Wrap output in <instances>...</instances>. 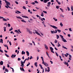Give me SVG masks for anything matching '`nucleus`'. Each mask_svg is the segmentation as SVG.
<instances>
[{
    "mask_svg": "<svg viewBox=\"0 0 73 73\" xmlns=\"http://www.w3.org/2000/svg\"><path fill=\"white\" fill-rule=\"evenodd\" d=\"M22 17H23V18H26V19H29V17L27 16H22Z\"/></svg>",
    "mask_w": 73,
    "mask_h": 73,
    "instance_id": "ddd939ff",
    "label": "nucleus"
},
{
    "mask_svg": "<svg viewBox=\"0 0 73 73\" xmlns=\"http://www.w3.org/2000/svg\"><path fill=\"white\" fill-rule=\"evenodd\" d=\"M71 11H73V7H72V6H71Z\"/></svg>",
    "mask_w": 73,
    "mask_h": 73,
    "instance_id": "338daca9",
    "label": "nucleus"
},
{
    "mask_svg": "<svg viewBox=\"0 0 73 73\" xmlns=\"http://www.w3.org/2000/svg\"><path fill=\"white\" fill-rule=\"evenodd\" d=\"M62 41H64V42H67V41H66V39H62Z\"/></svg>",
    "mask_w": 73,
    "mask_h": 73,
    "instance_id": "393cba45",
    "label": "nucleus"
},
{
    "mask_svg": "<svg viewBox=\"0 0 73 73\" xmlns=\"http://www.w3.org/2000/svg\"><path fill=\"white\" fill-rule=\"evenodd\" d=\"M42 64H43L46 67L47 66H49V65H48L47 63L45 62L44 63V61H43V62H42Z\"/></svg>",
    "mask_w": 73,
    "mask_h": 73,
    "instance_id": "7ed1b4c3",
    "label": "nucleus"
},
{
    "mask_svg": "<svg viewBox=\"0 0 73 73\" xmlns=\"http://www.w3.org/2000/svg\"><path fill=\"white\" fill-rule=\"evenodd\" d=\"M58 47H59V46H61V45L60 44H59V42H58Z\"/></svg>",
    "mask_w": 73,
    "mask_h": 73,
    "instance_id": "37998d69",
    "label": "nucleus"
},
{
    "mask_svg": "<svg viewBox=\"0 0 73 73\" xmlns=\"http://www.w3.org/2000/svg\"><path fill=\"white\" fill-rule=\"evenodd\" d=\"M26 53L27 54V56H29V52L28 51H26Z\"/></svg>",
    "mask_w": 73,
    "mask_h": 73,
    "instance_id": "4468645a",
    "label": "nucleus"
},
{
    "mask_svg": "<svg viewBox=\"0 0 73 73\" xmlns=\"http://www.w3.org/2000/svg\"><path fill=\"white\" fill-rule=\"evenodd\" d=\"M25 54V52H24V51H23L22 52V54Z\"/></svg>",
    "mask_w": 73,
    "mask_h": 73,
    "instance_id": "412c9836",
    "label": "nucleus"
},
{
    "mask_svg": "<svg viewBox=\"0 0 73 73\" xmlns=\"http://www.w3.org/2000/svg\"><path fill=\"white\" fill-rule=\"evenodd\" d=\"M24 64L23 65H21V66H22V68H23V67H24Z\"/></svg>",
    "mask_w": 73,
    "mask_h": 73,
    "instance_id": "bf43d9fd",
    "label": "nucleus"
},
{
    "mask_svg": "<svg viewBox=\"0 0 73 73\" xmlns=\"http://www.w3.org/2000/svg\"><path fill=\"white\" fill-rule=\"evenodd\" d=\"M53 19H54L55 21H57V19H56L55 18H53Z\"/></svg>",
    "mask_w": 73,
    "mask_h": 73,
    "instance_id": "2f4dec72",
    "label": "nucleus"
},
{
    "mask_svg": "<svg viewBox=\"0 0 73 73\" xmlns=\"http://www.w3.org/2000/svg\"><path fill=\"white\" fill-rule=\"evenodd\" d=\"M4 19V18L0 16V19Z\"/></svg>",
    "mask_w": 73,
    "mask_h": 73,
    "instance_id": "5fc2aeb1",
    "label": "nucleus"
},
{
    "mask_svg": "<svg viewBox=\"0 0 73 73\" xmlns=\"http://www.w3.org/2000/svg\"><path fill=\"white\" fill-rule=\"evenodd\" d=\"M3 39H1L0 40V43L1 42V43H2V44H3Z\"/></svg>",
    "mask_w": 73,
    "mask_h": 73,
    "instance_id": "f3484780",
    "label": "nucleus"
},
{
    "mask_svg": "<svg viewBox=\"0 0 73 73\" xmlns=\"http://www.w3.org/2000/svg\"><path fill=\"white\" fill-rule=\"evenodd\" d=\"M5 69V66H3V70H4V69Z\"/></svg>",
    "mask_w": 73,
    "mask_h": 73,
    "instance_id": "ea45409f",
    "label": "nucleus"
},
{
    "mask_svg": "<svg viewBox=\"0 0 73 73\" xmlns=\"http://www.w3.org/2000/svg\"><path fill=\"white\" fill-rule=\"evenodd\" d=\"M47 7H50V2H48L47 3Z\"/></svg>",
    "mask_w": 73,
    "mask_h": 73,
    "instance_id": "423d86ee",
    "label": "nucleus"
},
{
    "mask_svg": "<svg viewBox=\"0 0 73 73\" xmlns=\"http://www.w3.org/2000/svg\"><path fill=\"white\" fill-rule=\"evenodd\" d=\"M45 72H47V68H45Z\"/></svg>",
    "mask_w": 73,
    "mask_h": 73,
    "instance_id": "052dcab7",
    "label": "nucleus"
},
{
    "mask_svg": "<svg viewBox=\"0 0 73 73\" xmlns=\"http://www.w3.org/2000/svg\"><path fill=\"white\" fill-rule=\"evenodd\" d=\"M50 49L51 52H52V53H54V52L53 51V48L52 47H50Z\"/></svg>",
    "mask_w": 73,
    "mask_h": 73,
    "instance_id": "20e7f679",
    "label": "nucleus"
},
{
    "mask_svg": "<svg viewBox=\"0 0 73 73\" xmlns=\"http://www.w3.org/2000/svg\"><path fill=\"white\" fill-rule=\"evenodd\" d=\"M55 53L56 54V56L58 57V54H57V53L56 52H55Z\"/></svg>",
    "mask_w": 73,
    "mask_h": 73,
    "instance_id": "de8ad7c7",
    "label": "nucleus"
},
{
    "mask_svg": "<svg viewBox=\"0 0 73 73\" xmlns=\"http://www.w3.org/2000/svg\"><path fill=\"white\" fill-rule=\"evenodd\" d=\"M60 37H61L62 38H64V36H62V35H60Z\"/></svg>",
    "mask_w": 73,
    "mask_h": 73,
    "instance_id": "58836bf2",
    "label": "nucleus"
},
{
    "mask_svg": "<svg viewBox=\"0 0 73 73\" xmlns=\"http://www.w3.org/2000/svg\"><path fill=\"white\" fill-rule=\"evenodd\" d=\"M45 8L46 9H47V10H48V9H49V7H46V6L45 7Z\"/></svg>",
    "mask_w": 73,
    "mask_h": 73,
    "instance_id": "72a5a7b5",
    "label": "nucleus"
},
{
    "mask_svg": "<svg viewBox=\"0 0 73 73\" xmlns=\"http://www.w3.org/2000/svg\"><path fill=\"white\" fill-rule=\"evenodd\" d=\"M18 61H20L21 60V59L20 58H18Z\"/></svg>",
    "mask_w": 73,
    "mask_h": 73,
    "instance_id": "e2e57ef3",
    "label": "nucleus"
},
{
    "mask_svg": "<svg viewBox=\"0 0 73 73\" xmlns=\"http://www.w3.org/2000/svg\"><path fill=\"white\" fill-rule=\"evenodd\" d=\"M60 25L61 27H62V26H63V24H62V23L61 22L60 23Z\"/></svg>",
    "mask_w": 73,
    "mask_h": 73,
    "instance_id": "79ce46f5",
    "label": "nucleus"
},
{
    "mask_svg": "<svg viewBox=\"0 0 73 73\" xmlns=\"http://www.w3.org/2000/svg\"><path fill=\"white\" fill-rule=\"evenodd\" d=\"M23 9H26V10L27 9H26V7H25V6H23Z\"/></svg>",
    "mask_w": 73,
    "mask_h": 73,
    "instance_id": "4c0bfd02",
    "label": "nucleus"
},
{
    "mask_svg": "<svg viewBox=\"0 0 73 73\" xmlns=\"http://www.w3.org/2000/svg\"><path fill=\"white\" fill-rule=\"evenodd\" d=\"M60 17H64V16L63 15H60Z\"/></svg>",
    "mask_w": 73,
    "mask_h": 73,
    "instance_id": "680f3d73",
    "label": "nucleus"
},
{
    "mask_svg": "<svg viewBox=\"0 0 73 73\" xmlns=\"http://www.w3.org/2000/svg\"><path fill=\"white\" fill-rule=\"evenodd\" d=\"M15 2L16 4H19V3H18V2L17 1H15Z\"/></svg>",
    "mask_w": 73,
    "mask_h": 73,
    "instance_id": "864d4df0",
    "label": "nucleus"
},
{
    "mask_svg": "<svg viewBox=\"0 0 73 73\" xmlns=\"http://www.w3.org/2000/svg\"><path fill=\"white\" fill-rule=\"evenodd\" d=\"M46 54L47 55V56H49V54H48V53L47 52H46Z\"/></svg>",
    "mask_w": 73,
    "mask_h": 73,
    "instance_id": "c03bdc74",
    "label": "nucleus"
},
{
    "mask_svg": "<svg viewBox=\"0 0 73 73\" xmlns=\"http://www.w3.org/2000/svg\"><path fill=\"white\" fill-rule=\"evenodd\" d=\"M29 33V34H32V31H31L28 30L27 31Z\"/></svg>",
    "mask_w": 73,
    "mask_h": 73,
    "instance_id": "9b49d317",
    "label": "nucleus"
},
{
    "mask_svg": "<svg viewBox=\"0 0 73 73\" xmlns=\"http://www.w3.org/2000/svg\"><path fill=\"white\" fill-rule=\"evenodd\" d=\"M51 33L52 34H53L54 33H57V31L56 30H55V31H51Z\"/></svg>",
    "mask_w": 73,
    "mask_h": 73,
    "instance_id": "f03ea898",
    "label": "nucleus"
},
{
    "mask_svg": "<svg viewBox=\"0 0 73 73\" xmlns=\"http://www.w3.org/2000/svg\"><path fill=\"white\" fill-rule=\"evenodd\" d=\"M43 12H44V13H47V12H46V11H43Z\"/></svg>",
    "mask_w": 73,
    "mask_h": 73,
    "instance_id": "a18cd8bd",
    "label": "nucleus"
},
{
    "mask_svg": "<svg viewBox=\"0 0 73 73\" xmlns=\"http://www.w3.org/2000/svg\"><path fill=\"white\" fill-rule=\"evenodd\" d=\"M18 31L19 32V33H21V31H20V30L19 29H18Z\"/></svg>",
    "mask_w": 73,
    "mask_h": 73,
    "instance_id": "69168bd1",
    "label": "nucleus"
},
{
    "mask_svg": "<svg viewBox=\"0 0 73 73\" xmlns=\"http://www.w3.org/2000/svg\"><path fill=\"white\" fill-rule=\"evenodd\" d=\"M37 35H39L40 36H41V37H42V36H41V35H40V34L39 33H38L37 34Z\"/></svg>",
    "mask_w": 73,
    "mask_h": 73,
    "instance_id": "3c124183",
    "label": "nucleus"
},
{
    "mask_svg": "<svg viewBox=\"0 0 73 73\" xmlns=\"http://www.w3.org/2000/svg\"><path fill=\"white\" fill-rule=\"evenodd\" d=\"M9 44L10 46H11L12 45V44H11V41L9 42Z\"/></svg>",
    "mask_w": 73,
    "mask_h": 73,
    "instance_id": "0e129e2a",
    "label": "nucleus"
},
{
    "mask_svg": "<svg viewBox=\"0 0 73 73\" xmlns=\"http://www.w3.org/2000/svg\"><path fill=\"white\" fill-rule=\"evenodd\" d=\"M11 29H10L9 30V31H12L13 30V28H12V27H11Z\"/></svg>",
    "mask_w": 73,
    "mask_h": 73,
    "instance_id": "c756f323",
    "label": "nucleus"
},
{
    "mask_svg": "<svg viewBox=\"0 0 73 73\" xmlns=\"http://www.w3.org/2000/svg\"><path fill=\"white\" fill-rule=\"evenodd\" d=\"M69 57H70V58H72V55L69 54Z\"/></svg>",
    "mask_w": 73,
    "mask_h": 73,
    "instance_id": "774afa93",
    "label": "nucleus"
},
{
    "mask_svg": "<svg viewBox=\"0 0 73 73\" xmlns=\"http://www.w3.org/2000/svg\"><path fill=\"white\" fill-rule=\"evenodd\" d=\"M47 68L48 69L47 71L48 72H49L50 71V68H49V67H47Z\"/></svg>",
    "mask_w": 73,
    "mask_h": 73,
    "instance_id": "dca6fc26",
    "label": "nucleus"
},
{
    "mask_svg": "<svg viewBox=\"0 0 73 73\" xmlns=\"http://www.w3.org/2000/svg\"><path fill=\"white\" fill-rule=\"evenodd\" d=\"M20 70L21 71H23V72H25V71L24 70V69L23 68H21V67L20 68Z\"/></svg>",
    "mask_w": 73,
    "mask_h": 73,
    "instance_id": "1a4fd4ad",
    "label": "nucleus"
},
{
    "mask_svg": "<svg viewBox=\"0 0 73 73\" xmlns=\"http://www.w3.org/2000/svg\"><path fill=\"white\" fill-rule=\"evenodd\" d=\"M62 48H63L64 49H68V48H66V47H64V46H62Z\"/></svg>",
    "mask_w": 73,
    "mask_h": 73,
    "instance_id": "7c9ffc66",
    "label": "nucleus"
},
{
    "mask_svg": "<svg viewBox=\"0 0 73 73\" xmlns=\"http://www.w3.org/2000/svg\"><path fill=\"white\" fill-rule=\"evenodd\" d=\"M40 68H41V69H43V68H42V65H40Z\"/></svg>",
    "mask_w": 73,
    "mask_h": 73,
    "instance_id": "603ef678",
    "label": "nucleus"
},
{
    "mask_svg": "<svg viewBox=\"0 0 73 73\" xmlns=\"http://www.w3.org/2000/svg\"><path fill=\"white\" fill-rule=\"evenodd\" d=\"M35 3L36 4H38V2H37V1H34Z\"/></svg>",
    "mask_w": 73,
    "mask_h": 73,
    "instance_id": "473e14b6",
    "label": "nucleus"
},
{
    "mask_svg": "<svg viewBox=\"0 0 73 73\" xmlns=\"http://www.w3.org/2000/svg\"><path fill=\"white\" fill-rule=\"evenodd\" d=\"M56 30L59 33H60V32H61V31L59 29H57Z\"/></svg>",
    "mask_w": 73,
    "mask_h": 73,
    "instance_id": "a878e982",
    "label": "nucleus"
},
{
    "mask_svg": "<svg viewBox=\"0 0 73 73\" xmlns=\"http://www.w3.org/2000/svg\"><path fill=\"white\" fill-rule=\"evenodd\" d=\"M67 9H68V11H70V8H69V7H67Z\"/></svg>",
    "mask_w": 73,
    "mask_h": 73,
    "instance_id": "6e6d98bb",
    "label": "nucleus"
},
{
    "mask_svg": "<svg viewBox=\"0 0 73 73\" xmlns=\"http://www.w3.org/2000/svg\"><path fill=\"white\" fill-rule=\"evenodd\" d=\"M44 13H43V12H42L41 13V15H40V16H42V17H44Z\"/></svg>",
    "mask_w": 73,
    "mask_h": 73,
    "instance_id": "4be33fe9",
    "label": "nucleus"
},
{
    "mask_svg": "<svg viewBox=\"0 0 73 73\" xmlns=\"http://www.w3.org/2000/svg\"><path fill=\"white\" fill-rule=\"evenodd\" d=\"M16 17H17V19H22V18H21V17H20L16 16Z\"/></svg>",
    "mask_w": 73,
    "mask_h": 73,
    "instance_id": "a211bd4d",
    "label": "nucleus"
},
{
    "mask_svg": "<svg viewBox=\"0 0 73 73\" xmlns=\"http://www.w3.org/2000/svg\"><path fill=\"white\" fill-rule=\"evenodd\" d=\"M5 54L6 56V57H9V55H7V54L5 53Z\"/></svg>",
    "mask_w": 73,
    "mask_h": 73,
    "instance_id": "e433bc0d",
    "label": "nucleus"
},
{
    "mask_svg": "<svg viewBox=\"0 0 73 73\" xmlns=\"http://www.w3.org/2000/svg\"><path fill=\"white\" fill-rule=\"evenodd\" d=\"M37 62H35L34 64L35 66L36 67H37Z\"/></svg>",
    "mask_w": 73,
    "mask_h": 73,
    "instance_id": "aec40b11",
    "label": "nucleus"
},
{
    "mask_svg": "<svg viewBox=\"0 0 73 73\" xmlns=\"http://www.w3.org/2000/svg\"><path fill=\"white\" fill-rule=\"evenodd\" d=\"M8 27H11V25L9 23H8Z\"/></svg>",
    "mask_w": 73,
    "mask_h": 73,
    "instance_id": "8fccbe9b",
    "label": "nucleus"
},
{
    "mask_svg": "<svg viewBox=\"0 0 73 73\" xmlns=\"http://www.w3.org/2000/svg\"><path fill=\"white\" fill-rule=\"evenodd\" d=\"M21 21L22 22H23L24 23H27V22H26V21H25V20H24L23 19Z\"/></svg>",
    "mask_w": 73,
    "mask_h": 73,
    "instance_id": "6ab92c4d",
    "label": "nucleus"
},
{
    "mask_svg": "<svg viewBox=\"0 0 73 73\" xmlns=\"http://www.w3.org/2000/svg\"><path fill=\"white\" fill-rule=\"evenodd\" d=\"M0 64L1 65H3V62L2 61H1L0 62Z\"/></svg>",
    "mask_w": 73,
    "mask_h": 73,
    "instance_id": "2eb2a0df",
    "label": "nucleus"
},
{
    "mask_svg": "<svg viewBox=\"0 0 73 73\" xmlns=\"http://www.w3.org/2000/svg\"><path fill=\"white\" fill-rule=\"evenodd\" d=\"M27 60V58H26L23 62V64H25V62Z\"/></svg>",
    "mask_w": 73,
    "mask_h": 73,
    "instance_id": "bb28decb",
    "label": "nucleus"
},
{
    "mask_svg": "<svg viewBox=\"0 0 73 73\" xmlns=\"http://www.w3.org/2000/svg\"><path fill=\"white\" fill-rule=\"evenodd\" d=\"M57 42V40H55L54 41V43H55V44H56Z\"/></svg>",
    "mask_w": 73,
    "mask_h": 73,
    "instance_id": "09e8293b",
    "label": "nucleus"
},
{
    "mask_svg": "<svg viewBox=\"0 0 73 73\" xmlns=\"http://www.w3.org/2000/svg\"><path fill=\"white\" fill-rule=\"evenodd\" d=\"M16 13H17V14H19V13H21V12H20V11H17V12H15Z\"/></svg>",
    "mask_w": 73,
    "mask_h": 73,
    "instance_id": "f8f14e48",
    "label": "nucleus"
},
{
    "mask_svg": "<svg viewBox=\"0 0 73 73\" xmlns=\"http://www.w3.org/2000/svg\"><path fill=\"white\" fill-rule=\"evenodd\" d=\"M56 37H57V39H58L60 37V36L58 35H56Z\"/></svg>",
    "mask_w": 73,
    "mask_h": 73,
    "instance_id": "f704fd0d",
    "label": "nucleus"
},
{
    "mask_svg": "<svg viewBox=\"0 0 73 73\" xmlns=\"http://www.w3.org/2000/svg\"><path fill=\"white\" fill-rule=\"evenodd\" d=\"M5 72H9L8 70L7 69V68H5Z\"/></svg>",
    "mask_w": 73,
    "mask_h": 73,
    "instance_id": "b1692460",
    "label": "nucleus"
},
{
    "mask_svg": "<svg viewBox=\"0 0 73 73\" xmlns=\"http://www.w3.org/2000/svg\"><path fill=\"white\" fill-rule=\"evenodd\" d=\"M5 3H6V5H7L5 6V7H6V8H8L9 5H11L10 3L8 2L7 0H5Z\"/></svg>",
    "mask_w": 73,
    "mask_h": 73,
    "instance_id": "f257e3e1",
    "label": "nucleus"
},
{
    "mask_svg": "<svg viewBox=\"0 0 73 73\" xmlns=\"http://www.w3.org/2000/svg\"><path fill=\"white\" fill-rule=\"evenodd\" d=\"M16 56V55H14V54H12L11 56V57L13 58H15Z\"/></svg>",
    "mask_w": 73,
    "mask_h": 73,
    "instance_id": "6e6552de",
    "label": "nucleus"
},
{
    "mask_svg": "<svg viewBox=\"0 0 73 73\" xmlns=\"http://www.w3.org/2000/svg\"><path fill=\"white\" fill-rule=\"evenodd\" d=\"M30 65V63L29 62V64H27V66H28Z\"/></svg>",
    "mask_w": 73,
    "mask_h": 73,
    "instance_id": "49530a36",
    "label": "nucleus"
},
{
    "mask_svg": "<svg viewBox=\"0 0 73 73\" xmlns=\"http://www.w3.org/2000/svg\"><path fill=\"white\" fill-rule=\"evenodd\" d=\"M3 21H7V19H5V18H4L3 19Z\"/></svg>",
    "mask_w": 73,
    "mask_h": 73,
    "instance_id": "a19ab883",
    "label": "nucleus"
},
{
    "mask_svg": "<svg viewBox=\"0 0 73 73\" xmlns=\"http://www.w3.org/2000/svg\"><path fill=\"white\" fill-rule=\"evenodd\" d=\"M50 27H52L54 29H58V28H57V27H56V26L54 25H50Z\"/></svg>",
    "mask_w": 73,
    "mask_h": 73,
    "instance_id": "39448f33",
    "label": "nucleus"
},
{
    "mask_svg": "<svg viewBox=\"0 0 73 73\" xmlns=\"http://www.w3.org/2000/svg\"><path fill=\"white\" fill-rule=\"evenodd\" d=\"M21 65H23L24 64V62H23L22 61H21Z\"/></svg>",
    "mask_w": 73,
    "mask_h": 73,
    "instance_id": "c85d7f7f",
    "label": "nucleus"
},
{
    "mask_svg": "<svg viewBox=\"0 0 73 73\" xmlns=\"http://www.w3.org/2000/svg\"><path fill=\"white\" fill-rule=\"evenodd\" d=\"M0 52H1V53H3V51L2 50H1V49H0Z\"/></svg>",
    "mask_w": 73,
    "mask_h": 73,
    "instance_id": "13d9d810",
    "label": "nucleus"
},
{
    "mask_svg": "<svg viewBox=\"0 0 73 73\" xmlns=\"http://www.w3.org/2000/svg\"><path fill=\"white\" fill-rule=\"evenodd\" d=\"M49 0H44L43 2L44 3H46L47 1H49Z\"/></svg>",
    "mask_w": 73,
    "mask_h": 73,
    "instance_id": "9d476101",
    "label": "nucleus"
},
{
    "mask_svg": "<svg viewBox=\"0 0 73 73\" xmlns=\"http://www.w3.org/2000/svg\"><path fill=\"white\" fill-rule=\"evenodd\" d=\"M4 32H5L6 31V27H3Z\"/></svg>",
    "mask_w": 73,
    "mask_h": 73,
    "instance_id": "5701e85b",
    "label": "nucleus"
},
{
    "mask_svg": "<svg viewBox=\"0 0 73 73\" xmlns=\"http://www.w3.org/2000/svg\"><path fill=\"white\" fill-rule=\"evenodd\" d=\"M64 63L65 65H66L68 64V62H64Z\"/></svg>",
    "mask_w": 73,
    "mask_h": 73,
    "instance_id": "cd10ccee",
    "label": "nucleus"
},
{
    "mask_svg": "<svg viewBox=\"0 0 73 73\" xmlns=\"http://www.w3.org/2000/svg\"><path fill=\"white\" fill-rule=\"evenodd\" d=\"M32 58H33L32 57V56H31L30 58V60H31Z\"/></svg>",
    "mask_w": 73,
    "mask_h": 73,
    "instance_id": "4d7b16f0",
    "label": "nucleus"
},
{
    "mask_svg": "<svg viewBox=\"0 0 73 73\" xmlns=\"http://www.w3.org/2000/svg\"><path fill=\"white\" fill-rule=\"evenodd\" d=\"M41 58L42 59V62H44V58H43V57H41Z\"/></svg>",
    "mask_w": 73,
    "mask_h": 73,
    "instance_id": "c9c22d12",
    "label": "nucleus"
},
{
    "mask_svg": "<svg viewBox=\"0 0 73 73\" xmlns=\"http://www.w3.org/2000/svg\"><path fill=\"white\" fill-rule=\"evenodd\" d=\"M44 45L46 49L48 50V46H46V44H44Z\"/></svg>",
    "mask_w": 73,
    "mask_h": 73,
    "instance_id": "0eeeda50",
    "label": "nucleus"
}]
</instances>
